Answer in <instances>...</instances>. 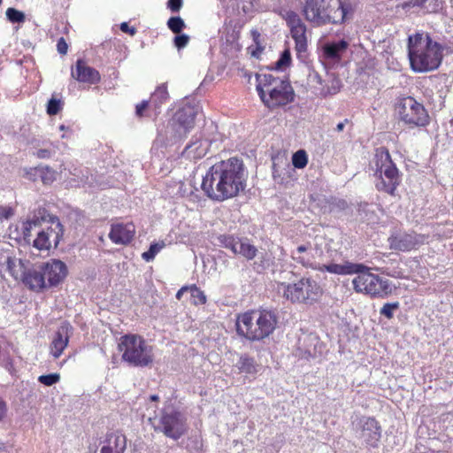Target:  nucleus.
Masks as SVG:
<instances>
[{
    "mask_svg": "<svg viewBox=\"0 0 453 453\" xmlns=\"http://www.w3.org/2000/svg\"><path fill=\"white\" fill-rule=\"evenodd\" d=\"M236 367L240 372L247 374H254L257 372V365L255 359L247 354H243L240 357Z\"/></svg>",
    "mask_w": 453,
    "mask_h": 453,
    "instance_id": "nucleus-30",
    "label": "nucleus"
},
{
    "mask_svg": "<svg viewBox=\"0 0 453 453\" xmlns=\"http://www.w3.org/2000/svg\"><path fill=\"white\" fill-rule=\"evenodd\" d=\"M118 348L122 352V360L130 365L144 367L153 362L152 347L141 336L124 335L120 338Z\"/></svg>",
    "mask_w": 453,
    "mask_h": 453,
    "instance_id": "nucleus-6",
    "label": "nucleus"
},
{
    "mask_svg": "<svg viewBox=\"0 0 453 453\" xmlns=\"http://www.w3.org/2000/svg\"><path fill=\"white\" fill-rule=\"evenodd\" d=\"M348 122V119H345L343 122H340L339 124H337L336 126V131L337 132H342L345 127V123Z\"/></svg>",
    "mask_w": 453,
    "mask_h": 453,
    "instance_id": "nucleus-59",
    "label": "nucleus"
},
{
    "mask_svg": "<svg viewBox=\"0 0 453 453\" xmlns=\"http://www.w3.org/2000/svg\"><path fill=\"white\" fill-rule=\"evenodd\" d=\"M309 81L311 82L316 81L319 84H321V77L319 75L318 73L313 72L312 73L309 74Z\"/></svg>",
    "mask_w": 453,
    "mask_h": 453,
    "instance_id": "nucleus-55",
    "label": "nucleus"
},
{
    "mask_svg": "<svg viewBox=\"0 0 453 453\" xmlns=\"http://www.w3.org/2000/svg\"><path fill=\"white\" fill-rule=\"evenodd\" d=\"M167 6L171 9L172 12H179L182 6V0H169Z\"/></svg>",
    "mask_w": 453,
    "mask_h": 453,
    "instance_id": "nucleus-50",
    "label": "nucleus"
},
{
    "mask_svg": "<svg viewBox=\"0 0 453 453\" xmlns=\"http://www.w3.org/2000/svg\"><path fill=\"white\" fill-rule=\"evenodd\" d=\"M150 399L151 401H153V402H157V401H158V400H159V397H158V395H151L150 396Z\"/></svg>",
    "mask_w": 453,
    "mask_h": 453,
    "instance_id": "nucleus-60",
    "label": "nucleus"
},
{
    "mask_svg": "<svg viewBox=\"0 0 453 453\" xmlns=\"http://www.w3.org/2000/svg\"><path fill=\"white\" fill-rule=\"evenodd\" d=\"M188 291H189V287H182L180 289L178 290L176 294V298L178 300H180L183 294Z\"/></svg>",
    "mask_w": 453,
    "mask_h": 453,
    "instance_id": "nucleus-58",
    "label": "nucleus"
},
{
    "mask_svg": "<svg viewBox=\"0 0 453 453\" xmlns=\"http://www.w3.org/2000/svg\"><path fill=\"white\" fill-rule=\"evenodd\" d=\"M362 268L363 264L346 262L342 265L330 264L327 265H323V268H321L320 270H326L331 273L345 275L354 274L356 272H360V269Z\"/></svg>",
    "mask_w": 453,
    "mask_h": 453,
    "instance_id": "nucleus-24",
    "label": "nucleus"
},
{
    "mask_svg": "<svg viewBox=\"0 0 453 453\" xmlns=\"http://www.w3.org/2000/svg\"><path fill=\"white\" fill-rule=\"evenodd\" d=\"M247 171L237 157L221 160L210 167L202 181V190L211 200L223 202L235 197L246 187Z\"/></svg>",
    "mask_w": 453,
    "mask_h": 453,
    "instance_id": "nucleus-1",
    "label": "nucleus"
},
{
    "mask_svg": "<svg viewBox=\"0 0 453 453\" xmlns=\"http://www.w3.org/2000/svg\"><path fill=\"white\" fill-rule=\"evenodd\" d=\"M134 234L135 226L134 224H115L111 226L109 237L114 243L125 245L133 240Z\"/></svg>",
    "mask_w": 453,
    "mask_h": 453,
    "instance_id": "nucleus-17",
    "label": "nucleus"
},
{
    "mask_svg": "<svg viewBox=\"0 0 453 453\" xmlns=\"http://www.w3.org/2000/svg\"><path fill=\"white\" fill-rule=\"evenodd\" d=\"M283 296L292 303L312 304L322 296L319 284L311 278H302L294 284L281 283Z\"/></svg>",
    "mask_w": 453,
    "mask_h": 453,
    "instance_id": "nucleus-10",
    "label": "nucleus"
},
{
    "mask_svg": "<svg viewBox=\"0 0 453 453\" xmlns=\"http://www.w3.org/2000/svg\"><path fill=\"white\" fill-rule=\"evenodd\" d=\"M400 304L398 302L395 303H385L380 311V315L385 316L387 319H390L394 317V311L399 308Z\"/></svg>",
    "mask_w": 453,
    "mask_h": 453,
    "instance_id": "nucleus-42",
    "label": "nucleus"
},
{
    "mask_svg": "<svg viewBox=\"0 0 453 453\" xmlns=\"http://www.w3.org/2000/svg\"><path fill=\"white\" fill-rule=\"evenodd\" d=\"M349 42L341 40L336 42L327 43L323 47L325 56L330 59H340L342 53L347 50Z\"/></svg>",
    "mask_w": 453,
    "mask_h": 453,
    "instance_id": "nucleus-27",
    "label": "nucleus"
},
{
    "mask_svg": "<svg viewBox=\"0 0 453 453\" xmlns=\"http://www.w3.org/2000/svg\"><path fill=\"white\" fill-rule=\"evenodd\" d=\"M219 242L221 246L230 250L234 254H236L239 243L242 239L234 235L222 234L218 237Z\"/></svg>",
    "mask_w": 453,
    "mask_h": 453,
    "instance_id": "nucleus-33",
    "label": "nucleus"
},
{
    "mask_svg": "<svg viewBox=\"0 0 453 453\" xmlns=\"http://www.w3.org/2000/svg\"><path fill=\"white\" fill-rule=\"evenodd\" d=\"M169 29L174 34H180L185 27V23L180 17H172L167 21Z\"/></svg>",
    "mask_w": 453,
    "mask_h": 453,
    "instance_id": "nucleus-41",
    "label": "nucleus"
},
{
    "mask_svg": "<svg viewBox=\"0 0 453 453\" xmlns=\"http://www.w3.org/2000/svg\"><path fill=\"white\" fill-rule=\"evenodd\" d=\"M165 247V242H155V243H151L150 246V249L149 250L143 252L142 254V257L149 262V261H151L154 259L155 256Z\"/></svg>",
    "mask_w": 453,
    "mask_h": 453,
    "instance_id": "nucleus-37",
    "label": "nucleus"
},
{
    "mask_svg": "<svg viewBox=\"0 0 453 453\" xmlns=\"http://www.w3.org/2000/svg\"><path fill=\"white\" fill-rule=\"evenodd\" d=\"M277 316L272 311H251L240 315L236 321L239 335L250 341H260L268 337L275 329Z\"/></svg>",
    "mask_w": 453,
    "mask_h": 453,
    "instance_id": "nucleus-4",
    "label": "nucleus"
},
{
    "mask_svg": "<svg viewBox=\"0 0 453 453\" xmlns=\"http://www.w3.org/2000/svg\"><path fill=\"white\" fill-rule=\"evenodd\" d=\"M57 48H58V51L60 54H62V55L66 54V52H67V49H68V45H67L66 42L65 41V39H64L63 37H61V38L58 41Z\"/></svg>",
    "mask_w": 453,
    "mask_h": 453,
    "instance_id": "nucleus-51",
    "label": "nucleus"
},
{
    "mask_svg": "<svg viewBox=\"0 0 453 453\" xmlns=\"http://www.w3.org/2000/svg\"><path fill=\"white\" fill-rule=\"evenodd\" d=\"M208 144L206 141L196 139V141L188 143L183 151L188 157L197 159L204 157L207 153Z\"/></svg>",
    "mask_w": 453,
    "mask_h": 453,
    "instance_id": "nucleus-26",
    "label": "nucleus"
},
{
    "mask_svg": "<svg viewBox=\"0 0 453 453\" xmlns=\"http://www.w3.org/2000/svg\"><path fill=\"white\" fill-rule=\"evenodd\" d=\"M36 173H39L42 181L44 184H50L52 183L56 179V172L50 167L45 168H38L35 170Z\"/></svg>",
    "mask_w": 453,
    "mask_h": 453,
    "instance_id": "nucleus-38",
    "label": "nucleus"
},
{
    "mask_svg": "<svg viewBox=\"0 0 453 453\" xmlns=\"http://www.w3.org/2000/svg\"><path fill=\"white\" fill-rule=\"evenodd\" d=\"M2 4V0H0V4Z\"/></svg>",
    "mask_w": 453,
    "mask_h": 453,
    "instance_id": "nucleus-62",
    "label": "nucleus"
},
{
    "mask_svg": "<svg viewBox=\"0 0 453 453\" xmlns=\"http://www.w3.org/2000/svg\"><path fill=\"white\" fill-rule=\"evenodd\" d=\"M409 12L411 8H417L425 13L436 12L439 8L438 0H409L396 5V9Z\"/></svg>",
    "mask_w": 453,
    "mask_h": 453,
    "instance_id": "nucleus-23",
    "label": "nucleus"
},
{
    "mask_svg": "<svg viewBox=\"0 0 453 453\" xmlns=\"http://www.w3.org/2000/svg\"><path fill=\"white\" fill-rule=\"evenodd\" d=\"M308 156L305 150H299L293 154L292 164L296 168L303 169L307 165Z\"/></svg>",
    "mask_w": 453,
    "mask_h": 453,
    "instance_id": "nucleus-36",
    "label": "nucleus"
},
{
    "mask_svg": "<svg viewBox=\"0 0 453 453\" xmlns=\"http://www.w3.org/2000/svg\"><path fill=\"white\" fill-rule=\"evenodd\" d=\"M189 292L191 295L192 303L196 305L203 304L206 303V296L203 291L198 288L196 286H192L189 288Z\"/></svg>",
    "mask_w": 453,
    "mask_h": 453,
    "instance_id": "nucleus-39",
    "label": "nucleus"
},
{
    "mask_svg": "<svg viewBox=\"0 0 453 453\" xmlns=\"http://www.w3.org/2000/svg\"><path fill=\"white\" fill-rule=\"evenodd\" d=\"M401 119L410 127H425L429 121V115H403Z\"/></svg>",
    "mask_w": 453,
    "mask_h": 453,
    "instance_id": "nucleus-32",
    "label": "nucleus"
},
{
    "mask_svg": "<svg viewBox=\"0 0 453 453\" xmlns=\"http://www.w3.org/2000/svg\"><path fill=\"white\" fill-rule=\"evenodd\" d=\"M390 249L399 251H409L423 242V237L415 233L400 234L389 239Z\"/></svg>",
    "mask_w": 453,
    "mask_h": 453,
    "instance_id": "nucleus-16",
    "label": "nucleus"
},
{
    "mask_svg": "<svg viewBox=\"0 0 453 453\" xmlns=\"http://www.w3.org/2000/svg\"><path fill=\"white\" fill-rule=\"evenodd\" d=\"M63 102L52 97L47 104V113H58L62 111Z\"/></svg>",
    "mask_w": 453,
    "mask_h": 453,
    "instance_id": "nucleus-45",
    "label": "nucleus"
},
{
    "mask_svg": "<svg viewBox=\"0 0 453 453\" xmlns=\"http://www.w3.org/2000/svg\"><path fill=\"white\" fill-rule=\"evenodd\" d=\"M60 380V376L58 373H50L47 375H41L38 378V380L40 383L45 385V386H52L58 382Z\"/></svg>",
    "mask_w": 453,
    "mask_h": 453,
    "instance_id": "nucleus-44",
    "label": "nucleus"
},
{
    "mask_svg": "<svg viewBox=\"0 0 453 453\" xmlns=\"http://www.w3.org/2000/svg\"><path fill=\"white\" fill-rule=\"evenodd\" d=\"M291 257L296 261L297 263H300L305 267H308L311 265V259L307 257V256H304L303 254H298V253H292Z\"/></svg>",
    "mask_w": 453,
    "mask_h": 453,
    "instance_id": "nucleus-46",
    "label": "nucleus"
},
{
    "mask_svg": "<svg viewBox=\"0 0 453 453\" xmlns=\"http://www.w3.org/2000/svg\"><path fill=\"white\" fill-rule=\"evenodd\" d=\"M442 50L441 45L434 42L428 35L417 33L408 38L410 65L416 73L437 69L442 60Z\"/></svg>",
    "mask_w": 453,
    "mask_h": 453,
    "instance_id": "nucleus-3",
    "label": "nucleus"
},
{
    "mask_svg": "<svg viewBox=\"0 0 453 453\" xmlns=\"http://www.w3.org/2000/svg\"><path fill=\"white\" fill-rule=\"evenodd\" d=\"M56 216L50 215L45 208L39 207L27 216V219L22 223V236L27 243L31 242L32 231L40 228L42 223L51 224V218Z\"/></svg>",
    "mask_w": 453,
    "mask_h": 453,
    "instance_id": "nucleus-14",
    "label": "nucleus"
},
{
    "mask_svg": "<svg viewBox=\"0 0 453 453\" xmlns=\"http://www.w3.org/2000/svg\"><path fill=\"white\" fill-rule=\"evenodd\" d=\"M307 27L306 26L291 30V36L296 42V50L298 54L303 53L307 50Z\"/></svg>",
    "mask_w": 453,
    "mask_h": 453,
    "instance_id": "nucleus-28",
    "label": "nucleus"
},
{
    "mask_svg": "<svg viewBox=\"0 0 453 453\" xmlns=\"http://www.w3.org/2000/svg\"><path fill=\"white\" fill-rule=\"evenodd\" d=\"M370 268L363 265L360 272L353 280L354 290L357 293H363L371 297L386 298L392 293V286L388 280L372 273Z\"/></svg>",
    "mask_w": 453,
    "mask_h": 453,
    "instance_id": "nucleus-8",
    "label": "nucleus"
},
{
    "mask_svg": "<svg viewBox=\"0 0 453 453\" xmlns=\"http://www.w3.org/2000/svg\"><path fill=\"white\" fill-rule=\"evenodd\" d=\"M257 249L254 245L242 240L239 243L235 255L238 254L244 257L248 260H251L257 256Z\"/></svg>",
    "mask_w": 453,
    "mask_h": 453,
    "instance_id": "nucleus-34",
    "label": "nucleus"
},
{
    "mask_svg": "<svg viewBox=\"0 0 453 453\" xmlns=\"http://www.w3.org/2000/svg\"><path fill=\"white\" fill-rule=\"evenodd\" d=\"M395 111L396 113H408L409 111L419 113L424 111V106L418 103L413 97L407 96L398 100Z\"/></svg>",
    "mask_w": 453,
    "mask_h": 453,
    "instance_id": "nucleus-25",
    "label": "nucleus"
},
{
    "mask_svg": "<svg viewBox=\"0 0 453 453\" xmlns=\"http://www.w3.org/2000/svg\"><path fill=\"white\" fill-rule=\"evenodd\" d=\"M291 62V55L288 50H285L280 58V59L275 63V69L281 70L286 66H288Z\"/></svg>",
    "mask_w": 453,
    "mask_h": 453,
    "instance_id": "nucleus-43",
    "label": "nucleus"
},
{
    "mask_svg": "<svg viewBox=\"0 0 453 453\" xmlns=\"http://www.w3.org/2000/svg\"><path fill=\"white\" fill-rule=\"evenodd\" d=\"M195 125V115H173L169 121L170 127L177 137L186 135Z\"/></svg>",
    "mask_w": 453,
    "mask_h": 453,
    "instance_id": "nucleus-20",
    "label": "nucleus"
},
{
    "mask_svg": "<svg viewBox=\"0 0 453 453\" xmlns=\"http://www.w3.org/2000/svg\"><path fill=\"white\" fill-rule=\"evenodd\" d=\"M189 37L187 35H179L174 38V44L178 49L184 48L188 43Z\"/></svg>",
    "mask_w": 453,
    "mask_h": 453,
    "instance_id": "nucleus-47",
    "label": "nucleus"
},
{
    "mask_svg": "<svg viewBox=\"0 0 453 453\" xmlns=\"http://www.w3.org/2000/svg\"><path fill=\"white\" fill-rule=\"evenodd\" d=\"M310 245H300L296 250L292 251V253L303 254L310 249Z\"/></svg>",
    "mask_w": 453,
    "mask_h": 453,
    "instance_id": "nucleus-56",
    "label": "nucleus"
},
{
    "mask_svg": "<svg viewBox=\"0 0 453 453\" xmlns=\"http://www.w3.org/2000/svg\"><path fill=\"white\" fill-rule=\"evenodd\" d=\"M20 280L25 286L35 292L48 288L41 263L31 267L26 266Z\"/></svg>",
    "mask_w": 453,
    "mask_h": 453,
    "instance_id": "nucleus-15",
    "label": "nucleus"
},
{
    "mask_svg": "<svg viewBox=\"0 0 453 453\" xmlns=\"http://www.w3.org/2000/svg\"><path fill=\"white\" fill-rule=\"evenodd\" d=\"M14 215V211L11 207L0 206V221L9 219Z\"/></svg>",
    "mask_w": 453,
    "mask_h": 453,
    "instance_id": "nucleus-49",
    "label": "nucleus"
},
{
    "mask_svg": "<svg viewBox=\"0 0 453 453\" xmlns=\"http://www.w3.org/2000/svg\"><path fill=\"white\" fill-rule=\"evenodd\" d=\"M59 129H60V130H65V125H61V126L59 127Z\"/></svg>",
    "mask_w": 453,
    "mask_h": 453,
    "instance_id": "nucleus-61",
    "label": "nucleus"
},
{
    "mask_svg": "<svg viewBox=\"0 0 453 453\" xmlns=\"http://www.w3.org/2000/svg\"><path fill=\"white\" fill-rule=\"evenodd\" d=\"M25 268V262L21 259L12 256H0V272H8L15 280H20Z\"/></svg>",
    "mask_w": 453,
    "mask_h": 453,
    "instance_id": "nucleus-21",
    "label": "nucleus"
},
{
    "mask_svg": "<svg viewBox=\"0 0 453 453\" xmlns=\"http://www.w3.org/2000/svg\"><path fill=\"white\" fill-rule=\"evenodd\" d=\"M6 412V404L4 401L0 398V420L4 417Z\"/></svg>",
    "mask_w": 453,
    "mask_h": 453,
    "instance_id": "nucleus-57",
    "label": "nucleus"
},
{
    "mask_svg": "<svg viewBox=\"0 0 453 453\" xmlns=\"http://www.w3.org/2000/svg\"><path fill=\"white\" fill-rule=\"evenodd\" d=\"M72 76L80 82L96 84L100 81V74L95 68L88 66L84 61L79 59L76 62L75 70Z\"/></svg>",
    "mask_w": 453,
    "mask_h": 453,
    "instance_id": "nucleus-18",
    "label": "nucleus"
},
{
    "mask_svg": "<svg viewBox=\"0 0 453 453\" xmlns=\"http://www.w3.org/2000/svg\"><path fill=\"white\" fill-rule=\"evenodd\" d=\"M257 81L258 95L269 109L284 106L294 100L295 92L288 80H282L272 74H264L258 76Z\"/></svg>",
    "mask_w": 453,
    "mask_h": 453,
    "instance_id": "nucleus-5",
    "label": "nucleus"
},
{
    "mask_svg": "<svg viewBox=\"0 0 453 453\" xmlns=\"http://www.w3.org/2000/svg\"><path fill=\"white\" fill-rule=\"evenodd\" d=\"M376 165L379 177L375 187L377 190L395 196V191L401 182L398 169L393 163L388 150L384 148H379L376 150Z\"/></svg>",
    "mask_w": 453,
    "mask_h": 453,
    "instance_id": "nucleus-7",
    "label": "nucleus"
},
{
    "mask_svg": "<svg viewBox=\"0 0 453 453\" xmlns=\"http://www.w3.org/2000/svg\"><path fill=\"white\" fill-rule=\"evenodd\" d=\"M354 10L347 0H305L303 14L314 27L342 25L353 15Z\"/></svg>",
    "mask_w": 453,
    "mask_h": 453,
    "instance_id": "nucleus-2",
    "label": "nucleus"
},
{
    "mask_svg": "<svg viewBox=\"0 0 453 453\" xmlns=\"http://www.w3.org/2000/svg\"><path fill=\"white\" fill-rule=\"evenodd\" d=\"M356 433L357 437L370 447L375 448L381 437V429L378 421L373 418L363 417L360 418Z\"/></svg>",
    "mask_w": 453,
    "mask_h": 453,
    "instance_id": "nucleus-12",
    "label": "nucleus"
},
{
    "mask_svg": "<svg viewBox=\"0 0 453 453\" xmlns=\"http://www.w3.org/2000/svg\"><path fill=\"white\" fill-rule=\"evenodd\" d=\"M120 29L124 33H129L134 35L136 33V29L134 27H129L127 22H123L120 24Z\"/></svg>",
    "mask_w": 453,
    "mask_h": 453,
    "instance_id": "nucleus-53",
    "label": "nucleus"
},
{
    "mask_svg": "<svg viewBox=\"0 0 453 453\" xmlns=\"http://www.w3.org/2000/svg\"><path fill=\"white\" fill-rule=\"evenodd\" d=\"M331 204L339 208L340 210H344L348 206L347 202L343 199H334Z\"/></svg>",
    "mask_w": 453,
    "mask_h": 453,
    "instance_id": "nucleus-52",
    "label": "nucleus"
},
{
    "mask_svg": "<svg viewBox=\"0 0 453 453\" xmlns=\"http://www.w3.org/2000/svg\"><path fill=\"white\" fill-rule=\"evenodd\" d=\"M284 19L290 31L306 26L300 16L293 11L286 12Z\"/></svg>",
    "mask_w": 453,
    "mask_h": 453,
    "instance_id": "nucleus-35",
    "label": "nucleus"
},
{
    "mask_svg": "<svg viewBox=\"0 0 453 453\" xmlns=\"http://www.w3.org/2000/svg\"><path fill=\"white\" fill-rule=\"evenodd\" d=\"M36 156L39 158H49L51 156V151L47 149H41L37 150Z\"/></svg>",
    "mask_w": 453,
    "mask_h": 453,
    "instance_id": "nucleus-54",
    "label": "nucleus"
},
{
    "mask_svg": "<svg viewBox=\"0 0 453 453\" xmlns=\"http://www.w3.org/2000/svg\"><path fill=\"white\" fill-rule=\"evenodd\" d=\"M168 98V92L165 84H161L153 92L150 97V104H153L154 109H158L159 105L162 104Z\"/></svg>",
    "mask_w": 453,
    "mask_h": 453,
    "instance_id": "nucleus-31",
    "label": "nucleus"
},
{
    "mask_svg": "<svg viewBox=\"0 0 453 453\" xmlns=\"http://www.w3.org/2000/svg\"><path fill=\"white\" fill-rule=\"evenodd\" d=\"M72 326L68 323H63L55 334L50 344V352L55 358H58L66 348L69 342V332Z\"/></svg>",
    "mask_w": 453,
    "mask_h": 453,
    "instance_id": "nucleus-19",
    "label": "nucleus"
},
{
    "mask_svg": "<svg viewBox=\"0 0 453 453\" xmlns=\"http://www.w3.org/2000/svg\"><path fill=\"white\" fill-rule=\"evenodd\" d=\"M64 234V226L58 217L51 218V225L37 232L33 246L39 250H49L52 246L58 247Z\"/></svg>",
    "mask_w": 453,
    "mask_h": 453,
    "instance_id": "nucleus-11",
    "label": "nucleus"
},
{
    "mask_svg": "<svg viewBox=\"0 0 453 453\" xmlns=\"http://www.w3.org/2000/svg\"><path fill=\"white\" fill-rule=\"evenodd\" d=\"M153 109H154V106H153V104H150V101L144 100L136 105L135 113H142L146 110L154 111Z\"/></svg>",
    "mask_w": 453,
    "mask_h": 453,
    "instance_id": "nucleus-48",
    "label": "nucleus"
},
{
    "mask_svg": "<svg viewBox=\"0 0 453 453\" xmlns=\"http://www.w3.org/2000/svg\"><path fill=\"white\" fill-rule=\"evenodd\" d=\"M203 111V108L199 101L195 97H186L180 103L177 113H199Z\"/></svg>",
    "mask_w": 453,
    "mask_h": 453,
    "instance_id": "nucleus-29",
    "label": "nucleus"
},
{
    "mask_svg": "<svg viewBox=\"0 0 453 453\" xmlns=\"http://www.w3.org/2000/svg\"><path fill=\"white\" fill-rule=\"evenodd\" d=\"M127 448L126 436L119 432L109 434L100 453H124Z\"/></svg>",
    "mask_w": 453,
    "mask_h": 453,
    "instance_id": "nucleus-22",
    "label": "nucleus"
},
{
    "mask_svg": "<svg viewBox=\"0 0 453 453\" xmlns=\"http://www.w3.org/2000/svg\"><path fill=\"white\" fill-rule=\"evenodd\" d=\"M5 14L7 19L12 23H22L26 19L24 12L15 8H8Z\"/></svg>",
    "mask_w": 453,
    "mask_h": 453,
    "instance_id": "nucleus-40",
    "label": "nucleus"
},
{
    "mask_svg": "<svg viewBox=\"0 0 453 453\" xmlns=\"http://www.w3.org/2000/svg\"><path fill=\"white\" fill-rule=\"evenodd\" d=\"M43 269L44 278L47 288H53L64 281L67 276L68 270L66 265L58 259H50L41 263Z\"/></svg>",
    "mask_w": 453,
    "mask_h": 453,
    "instance_id": "nucleus-13",
    "label": "nucleus"
},
{
    "mask_svg": "<svg viewBox=\"0 0 453 453\" xmlns=\"http://www.w3.org/2000/svg\"><path fill=\"white\" fill-rule=\"evenodd\" d=\"M155 431L163 433L166 437L178 440L188 429V418L185 412L173 406L165 407L159 414Z\"/></svg>",
    "mask_w": 453,
    "mask_h": 453,
    "instance_id": "nucleus-9",
    "label": "nucleus"
}]
</instances>
